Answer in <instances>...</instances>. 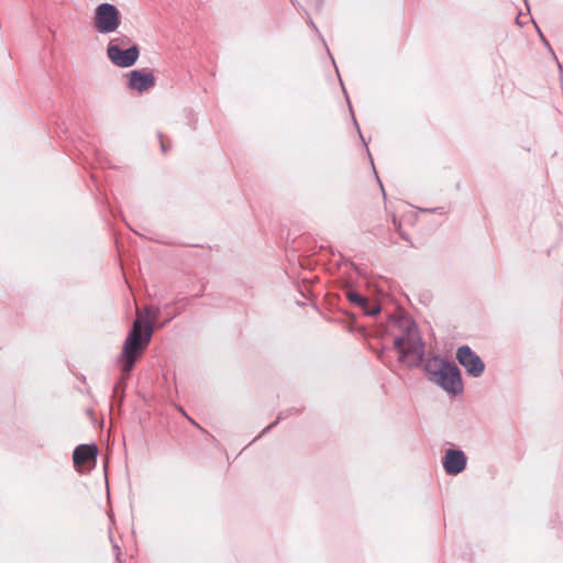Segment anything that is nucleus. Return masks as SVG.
<instances>
[{
	"label": "nucleus",
	"instance_id": "obj_12",
	"mask_svg": "<svg viewBox=\"0 0 563 563\" xmlns=\"http://www.w3.org/2000/svg\"><path fill=\"white\" fill-rule=\"evenodd\" d=\"M346 296L351 302L360 307H365L367 305V299L355 291L350 290L347 291Z\"/></svg>",
	"mask_w": 563,
	"mask_h": 563
},
{
	"label": "nucleus",
	"instance_id": "obj_10",
	"mask_svg": "<svg viewBox=\"0 0 563 563\" xmlns=\"http://www.w3.org/2000/svg\"><path fill=\"white\" fill-rule=\"evenodd\" d=\"M140 355L141 354H121L115 361V365L121 372L120 375L130 376V372L133 369Z\"/></svg>",
	"mask_w": 563,
	"mask_h": 563
},
{
	"label": "nucleus",
	"instance_id": "obj_3",
	"mask_svg": "<svg viewBox=\"0 0 563 563\" xmlns=\"http://www.w3.org/2000/svg\"><path fill=\"white\" fill-rule=\"evenodd\" d=\"M140 56L137 45H131V38L126 35L110 38L107 46V57L120 68L133 66Z\"/></svg>",
	"mask_w": 563,
	"mask_h": 563
},
{
	"label": "nucleus",
	"instance_id": "obj_5",
	"mask_svg": "<svg viewBox=\"0 0 563 563\" xmlns=\"http://www.w3.org/2000/svg\"><path fill=\"white\" fill-rule=\"evenodd\" d=\"M400 327L406 330V334L396 335L394 338V345L399 352H419L420 350V338L418 335L417 328L409 320L400 321Z\"/></svg>",
	"mask_w": 563,
	"mask_h": 563
},
{
	"label": "nucleus",
	"instance_id": "obj_13",
	"mask_svg": "<svg viewBox=\"0 0 563 563\" xmlns=\"http://www.w3.org/2000/svg\"><path fill=\"white\" fill-rule=\"evenodd\" d=\"M365 311L366 314L368 316H374V314H377L379 312V307L378 306H373L371 308H367V305L365 307H362Z\"/></svg>",
	"mask_w": 563,
	"mask_h": 563
},
{
	"label": "nucleus",
	"instance_id": "obj_4",
	"mask_svg": "<svg viewBox=\"0 0 563 563\" xmlns=\"http://www.w3.org/2000/svg\"><path fill=\"white\" fill-rule=\"evenodd\" d=\"M120 25L121 13L114 4L106 2L97 5L93 16V27L98 33H114Z\"/></svg>",
	"mask_w": 563,
	"mask_h": 563
},
{
	"label": "nucleus",
	"instance_id": "obj_15",
	"mask_svg": "<svg viewBox=\"0 0 563 563\" xmlns=\"http://www.w3.org/2000/svg\"><path fill=\"white\" fill-rule=\"evenodd\" d=\"M161 146H162L163 152H165L166 151L165 142L162 137H161Z\"/></svg>",
	"mask_w": 563,
	"mask_h": 563
},
{
	"label": "nucleus",
	"instance_id": "obj_6",
	"mask_svg": "<svg viewBox=\"0 0 563 563\" xmlns=\"http://www.w3.org/2000/svg\"><path fill=\"white\" fill-rule=\"evenodd\" d=\"M155 82V76L148 70H132L128 76V87L137 92L148 91Z\"/></svg>",
	"mask_w": 563,
	"mask_h": 563
},
{
	"label": "nucleus",
	"instance_id": "obj_1",
	"mask_svg": "<svg viewBox=\"0 0 563 563\" xmlns=\"http://www.w3.org/2000/svg\"><path fill=\"white\" fill-rule=\"evenodd\" d=\"M398 362L406 367L421 366L428 379L450 395L463 391L461 373L456 364L442 354H398Z\"/></svg>",
	"mask_w": 563,
	"mask_h": 563
},
{
	"label": "nucleus",
	"instance_id": "obj_2",
	"mask_svg": "<svg viewBox=\"0 0 563 563\" xmlns=\"http://www.w3.org/2000/svg\"><path fill=\"white\" fill-rule=\"evenodd\" d=\"M156 319V311L147 308L139 312L133 329L128 336L123 352H137L146 347L152 336V323Z\"/></svg>",
	"mask_w": 563,
	"mask_h": 563
},
{
	"label": "nucleus",
	"instance_id": "obj_9",
	"mask_svg": "<svg viewBox=\"0 0 563 563\" xmlns=\"http://www.w3.org/2000/svg\"><path fill=\"white\" fill-rule=\"evenodd\" d=\"M97 446L80 444L74 450L73 460L76 465H82L97 457Z\"/></svg>",
	"mask_w": 563,
	"mask_h": 563
},
{
	"label": "nucleus",
	"instance_id": "obj_14",
	"mask_svg": "<svg viewBox=\"0 0 563 563\" xmlns=\"http://www.w3.org/2000/svg\"><path fill=\"white\" fill-rule=\"evenodd\" d=\"M456 352H472V350L467 345H462L456 350Z\"/></svg>",
	"mask_w": 563,
	"mask_h": 563
},
{
	"label": "nucleus",
	"instance_id": "obj_8",
	"mask_svg": "<svg viewBox=\"0 0 563 563\" xmlns=\"http://www.w3.org/2000/svg\"><path fill=\"white\" fill-rule=\"evenodd\" d=\"M456 357L470 375L479 377L483 374L485 364L478 354H456Z\"/></svg>",
	"mask_w": 563,
	"mask_h": 563
},
{
	"label": "nucleus",
	"instance_id": "obj_11",
	"mask_svg": "<svg viewBox=\"0 0 563 563\" xmlns=\"http://www.w3.org/2000/svg\"><path fill=\"white\" fill-rule=\"evenodd\" d=\"M129 375H120L119 379L113 386V394L115 397H118L120 400L123 398L124 390L126 388V383L129 380Z\"/></svg>",
	"mask_w": 563,
	"mask_h": 563
},
{
	"label": "nucleus",
	"instance_id": "obj_7",
	"mask_svg": "<svg viewBox=\"0 0 563 563\" xmlns=\"http://www.w3.org/2000/svg\"><path fill=\"white\" fill-rule=\"evenodd\" d=\"M443 467L449 475H457L466 467V456L463 451L449 449L443 459Z\"/></svg>",
	"mask_w": 563,
	"mask_h": 563
},
{
	"label": "nucleus",
	"instance_id": "obj_16",
	"mask_svg": "<svg viewBox=\"0 0 563 563\" xmlns=\"http://www.w3.org/2000/svg\"><path fill=\"white\" fill-rule=\"evenodd\" d=\"M276 423H277V421H275V422H274V423H272V424H268V427L265 429V431H266V430H268V429H271V428H272L273 426H275Z\"/></svg>",
	"mask_w": 563,
	"mask_h": 563
}]
</instances>
